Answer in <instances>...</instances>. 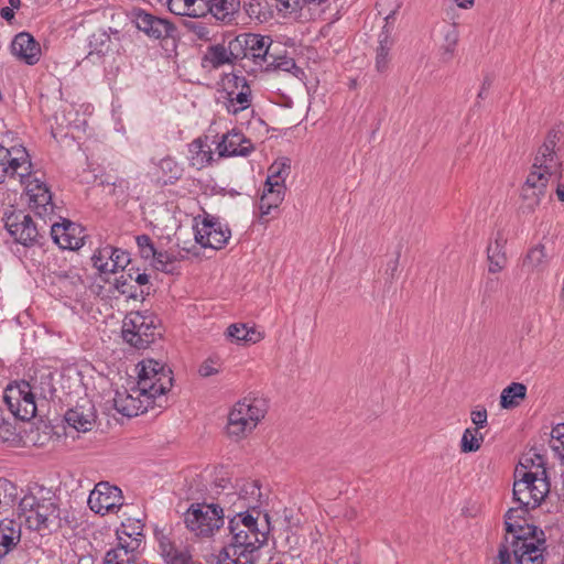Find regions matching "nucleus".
Listing matches in <instances>:
<instances>
[{
    "mask_svg": "<svg viewBox=\"0 0 564 564\" xmlns=\"http://www.w3.org/2000/svg\"><path fill=\"white\" fill-rule=\"evenodd\" d=\"M137 368V384L117 390L113 398L115 409L129 417L144 413L150 408H164L166 400L163 397L173 386V371L158 360L144 359Z\"/></svg>",
    "mask_w": 564,
    "mask_h": 564,
    "instance_id": "f257e3e1",
    "label": "nucleus"
},
{
    "mask_svg": "<svg viewBox=\"0 0 564 564\" xmlns=\"http://www.w3.org/2000/svg\"><path fill=\"white\" fill-rule=\"evenodd\" d=\"M530 511L531 509L519 505L505 514V542L512 549L516 564H544L547 555L544 531L527 523Z\"/></svg>",
    "mask_w": 564,
    "mask_h": 564,
    "instance_id": "f03ea898",
    "label": "nucleus"
},
{
    "mask_svg": "<svg viewBox=\"0 0 564 564\" xmlns=\"http://www.w3.org/2000/svg\"><path fill=\"white\" fill-rule=\"evenodd\" d=\"M19 519L32 531L52 532L61 528L59 509L52 499L25 495L19 502Z\"/></svg>",
    "mask_w": 564,
    "mask_h": 564,
    "instance_id": "7ed1b4c3",
    "label": "nucleus"
},
{
    "mask_svg": "<svg viewBox=\"0 0 564 564\" xmlns=\"http://www.w3.org/2000/svg\"><path fill=\"white\" fill-rule=\"evenodd\" d=\"M232 45H236L235 55L237 63L247 73H256L263 69L265 62L273 63L271 58V50L273 41L270 36L254 33H240L231 36Z\"/></svg>",
    "mask_w": 564,
    "mask_h": 564,
    "instance_id": "20e7f679",
    "label": "nucleus"
},
{
    "mask_svg": "<svg viewBox=\"0 0 564 564\" xmlns=\"http://www.w3.org/2000/svg\"><path fill=\"white\" fill-rule=\"evenodd\" d=\"M267 411V402L261 398L246 397L236 402L228 414V436L236 440L245 438L264 419Z\"/></svg>",
    "mask_w": 564,
    "mask_h": 564,
    "instance_id": "39448f33",
    "label": "nucleus"
},
{
    "mask_svg": "<svg viewBox=\"0 0 564 564\" xmlns=\"http://www.w3.org/2000/svg\"><path fill=\"white\" fill-rule=\"evenodd\" d=\"M224 518L220 503H192L184 513L186 528L202 538L213 536L224 525Z\"/></svg>",
    "mask_w": 564,
    "mask_h": 564,
    "instance_id": "423d86ee",
    "label": "nucleus"
},
{
    "mask_svg": "<svg viewBox=\"0 0 564 564\" xmlns=\"http://www.w3.org/2000/svg\"><path fill=\"white\" fill-rule=\"evenodd\" d=\"M121 333L123 340L137 349L148 348L161 336L156 318L140 312H131L126 316Z\"/></svg>",
    "mask_w": 564,
    "mask_h": 564,
    "instance_id": "0eeeda50",
    "label": "nucleus"
},
{
    "mask_svg": "<svg viewBox=\"0 0 564 564\" xmlns=\"http://www.w3.org/2000/svg\"><path fill=\"white\" fill-rule=\"evenodd\" d=\"M3 401L10 412L21 421H29L36 415L37 401L25 380L8 384L4 389Z\"/></svg>",
    "mask_w": 564,
    "mask_h": 564,
    "instance_id": "6e6552de",
    "label": "nucleus"
},
{
    "mask_svg": "<svg viewBox=\"0 0 564 564\" xmlns=\"http://www.w3.org/2000/svg\"><path fill=\"white\" fill-rule=\"evenodd\" d=\"M2 219L6 229L17 242L25 247L41 243L40 229L29 214L11 207V209L4 212Z\"/></svg>",
    "mask_w": 564,
    "mask_h": 564,
    "instance_id": "1a4fd4ad",
    "label": "nucleus"
},
{
    "mask_svg": "<svg viewBox=\"0 0 564 564\" xmlns=\"http://www.w3.org/2000/svg\"><path fill=\"white\" fill-rule=\"evenodd\" d=\"M32 173L30 155L23 147L8 149L0 144V184L8 177H19L20 183H25Z\"/></svg>",
    "mask_w": 564,
    "mask_h": 564,
    "instance_id": "9d476101",
    "label": "nucleus"
},
{
    "mask_svg": "<svg viewBox=\"0 0 564 564\" xmlns=\"http://www.w3.org/2000/svg\"><path fill=\"white\" fill-rule=\"evenodd\" d=\"M552 177L560 181L562 178V169L535 167V161L533 162L532 170L521 188V197L527 203L529 209L534 210L540 205L542 197L546 193L549 181Z\"/></svg>",
    "mask_w": 564,
    "mask_h": 564,
    "instance_id": "9b49d317",
    "label": "nucleus"
},
{
    "mask_svg": "<svg viewBox=\"0 0 564 564\" xmlns=\"http://www.w3.org/2000/svg\"><path fill=\"white\" fill-rule=\"evenodd\" d=\"M123 505L121 490L108 482H99L90 491L88 497L89 508L99 514L118 511Z\"/></svg>",
    "mask_w": 564,
    "mask_h": 564,
    "instance_id": "f8f14e48",
    "label": "nucleus"
},
{
    "mask_svg": "<svg viewBox=\"0 0 564 564\" xmlns=\"http://www.w3.org/2000/svg\"><path fill=\"white\" fill-rule=\"evenodd\" d=\"M132 20L139 31L154 40L172 37L176 31L171 21L153 15L142 9H133Z\"/></svg>",
    "mask_w": 564,
    "mask_h": 564,
    "instance_id": "ddd939ff",
    "label": "nucleus"
},
{
    "mask_svg": "<svg viewBox=\"0 0 564 564\" xmlns=\"http://www.w3.org/2000/svg\"><path fill=\"white\" fill-rule=\"evenodd\" d=\"M230 235L228 227L224 228L217 219L209 215L204 218L200 226L195 227V240L204 248L219 250L227 245Z\"/></svg>",
    "mask_w": 564,
    "mask_h": 564,
    "instance_id": "4468645a",
    "label": "nucleus"
},
{
    "mask_svg": "<svg viewBox=\"0 0 564 564\" xmlns=\"http://www.w3.org/2000/svg\"><path fill=\"white\" fill-rule=\"evenodd\" d=\"M230 518V516H228ZM228 530L231 535L230 542L225 545L221 550H226L225 555H228V551L237 550V552L258 553L259 549L264 545V540L258 538L253 533L235 521L229 519Z\"/></svg>",
    "mask_w": 564,
    "mask_h": 564,
    "instance_id": "2eb2a0df",
    "label": "nucleus"
},
{
    "mask_svg": "<svg viewBox=\"0 0 564 564\" xmlns=\"http://www.w3.org/2000/svg\"><path fill=\"white\" fill-rule=\"evenodd\" d=\"M51 236L56 245L62 249L78 250L85 243L86 235L84 228L68 219L54 223L51 226Z\"/></svg>",
    "mask_w": 564,
    "mask_h": 564,
    "instance_id": "dca6fc26",
    "label": "nucleus"
},
{
    "mask_svg": "<svg viewBox=\"0 0 564 564\" xmlns=\"http://www.w3.org/2000/svg\"><path fill=\"white\" fill-rule=\"evenodd\" d=\"M236 45H232L231 35L224 34L223 42L209 45L202 56L204 68L218 69L224 65L237 64L235 55Z\"/></svg>",
    "mask_w": 564,
    "mask_h": 564,
    "instance_id": "f3484780",
    "label": "nucleus"
},
{
    "mask_svg": "<svg viewBox=\"0 0 564 564\" xmlns=\"http://www.w3.org/2000/svg\"><path fill=\"white\" fill-rule=\"evenodd\" d=\"M26 195L29 197V206L34 213L42 218L50 217L54 213V204L52 202V193L47 185L39 180L25 178Z\"/></svg>",
    "mask_w": 564,
    "mask_h": 564,
    "instance_id": "a211bd4d",
    "label": "nucleus"
},
{
    "mask_svg": "<svg viewBox=\"0 0 564 564\" xmlns=\"http://www.w3.org/2000/svg\"><path fill=\"white\" fill-rule=\"evenodd\" d=\"M251 88L243 76L234 75V89L227 93L225 102L229 113L237 115L251 106Z\"/></svg>",
    "mask_w": 564,
    "mask_h": 564,
    "instance_id": "6ab92c4d",
    "label": "nucleus"
},
{
    "mask_svg": "<svg viewBox=\"0 0 564 564\" xmlns=\"http://www.w3.org/2000/svg\"><path fill=\"white\" fill-rule=\"evenodd\" d=\"M562 132L560 129H551L539 148L535 155V167H544L549 170L562 169V162L556 154V145L560 142Z\"/></svg>",
    "mask_w": 564,
    "mask_h": 564,
    "instance_id": "aec40b11",
    "label": "nucleus"
},
{
    "mask_svg": "<svg viewBox=\"0 0 564 564\" xmlns=\"http://www.w3.org/2000/svg\"><path fill=\"white\" fill-rule=\"evenodd\" d=\"M140 546V538L128 541L119 533L117 547L106 553L102 564H137V552Z\"/></svg>",
    "mask_w": 564,
    "mask_h": 564,
    "instance_id": "412c9836",
    "label": "nucleus"
},
{
    "mask_svg": "<svg viewBox=\"0 0 564 564\" xmlns=\"http://www.w3.org/2000/svg\"><path fill=\"white\" fill-rule=\"evenodd\" d=\"M64 417L66 423L78 432L91 431L96 423L95 408L88 400L69 409Z\"/></svg>",
    "mask_w": 564,
    "mask_h": 564,
    "instance_id": "4be33fe9",
    "label": "nucleus"
},
{
    "mask_svg": "<svg viewBox=\"0 0 564 564\" xmlns=\"http://www.w3.org/2000/svg\"><path fill=\"white\" fill-rule=\"evenodd\" d=\"M11 50L15 56L28 65H35L40 61V44L28 32H21L14 36Z\"/></svg>",
    "mask_w": 564,
    "mask_h": 564,
    "instance_id": "5701e85b",
    "label": "nucleus"
},
{
    "mask_svg": "<svg viewBox=\"0 0 564 564\" xmlns=\"http://www.w3.org/2000/svg\"><path fill=\"white\" fill-rule=\"evenodd\" d=\"M217 149L220 156H246L253 150V145L240 131L232 130L223 135Z\"/></svg>",
    "mask_w": 564,
    "mask_h": 564,
    "instance_id": "b1692460",
    "label": "nucleus"
},
{
    "mask_svg": "<svg viewBox=\"0 0 564 564\" xmlns=\"http://www.w3.org/2000/svg\"><path fill=\"white\" fill-rule=\"evenodd\" d=\"M261 497L260 486L257 481H246L239 492L227 494V498H236L240 505L238 509H251L258 514L261 513L259 509V498Z\"/></svg>",
    "mask_w": 564,
    "mask_h": 564,
    "instance_id": "393cba45",
    "label": "nucleus"
},
{
    "mask_svg": "<svg viewBox=\"0 0 564 564\" xmlns=\"http://www.w3.org/2000/svg\"><path fill=\"white\" fill-rule=\"evenodd\" d=\"M260 514L253 512L251 509H238L234 510V516L230 519H235V521L239 522L242 527H245L248 532L251 531L258 538L264 540V544L268 541V532L270 527V518L268 513H264L265 519V530H261L258 525V518Z\"/></svg>",
    "mask_w": 564,
    "mask_h": 564,
    "instance_id": "a878e982",
    "label": "nucleus"
},
{
    "mask_svg": "<svg viewBox=\"0 0 564 564\" xmlns=\"http://www.w3.org/2000/svg\"><path fill=\"white\" fill-rule=\"evenodd\" d=\"M549 265V257L544 245L539 243L529 249L521 263V270L527 274H540Z\"/></svg>",
    "mask_w": 564,
    "mask_h": 564,
    "instance_id": "bb28decb",
    "label": "nucleus"
},
{
    "mask_svg": "<svg viewBox=\"0 0 564 564\" xmlns=\"http://www.w3.org/2000/svg\"><path fill=\"white\" fill-rule=\"evenodd\" d=\"M530 481H534L533 471H524L522 478L513 484V500L520 506L534 510L538 508V500L533 499L530 490Z\"/></svg>",
    "mask_w": 564,
    "mask_h": 564,
    "instance_id": "cd10ccee",
    "label": "nucleus"
},
{
    "mask_svg": "<svg viewBox=\"0 0 564 564\" xmlns=\"http://www.w3.org/2000/svg\"><path fill=\"white\" fill-rule=\"evenodd\" d=\"M29 382V387L31 388L32 394L36 401H48L55 394V386L53 382V373L44 372L40 376H34L31 378Z\"/></svg>",
    "mask_w": 564,
    "mask_h": 564,
    "instance_id": "c85d7f7f",
    "label": "nucleus"
},
{
    "mask_svg": "<svg viewBox=\"0 0 564 564\" xmlns=\"http://www.w3.org/2000/svg\"><path fill=\"white\" fill-rule=\"evenodd\" d=\"M210 14L219 22L229 24L239 11V0H209Z\"/></svg>",
    "mask_w": 564,
    "mask_h": 564,
    "instance_id": "c756f323",
    "label": "nucleus"
},
{
    "mask_svg": "<svg viewBox=\"0 0 564 564\" xmlns=\"http://www.w3.org/2000/svg\"><path fill=\"white\" fill-rule=\"evenodd\" d=\"M534 456L540 460L538 464V468H541L542 470L541 476L539 475V471L533 473L534 481H530L529 487L531 494L533 495V499L538 500L539 507L550 492V482L547 481V475L544 466L543 456L539 454H534Z\"/></svg>",
    "mask_w": 564,
    "mask_h": 564,
    "instance_id": "7c9ffc66",
    "label": "nucleus"
},
{
    "mask_svg": "<svg viewBox=\"0 0 564 564\" xmlns=\"http://www.w3.org/2000/svg\"><path fill=\"white\" fill-rule=\"evenodd\" d=\"M285 189L286 186H267L264 184L263 194L260 197L259 203V208L262 216L269 215L272 209L279 207V205L284 199Z\"/></svg>",
    "mask_w": 564,
    "mask_h": 564,
    "instance_id": "2f4dec72",
    "label": "nucleus"
},
{
    "mask_svg": "<svg viewBox=\"0 0 564 564\" xmlns=\"http://www.w3.org/2000/svg\"><path fill=\"white\" fill-rule=\"evenodd\" d=\"M21 532L13 527V522L0 521V558L4 557L20 542Z\"/></svg>",
    "mask_w": 564,
    "mask_h": 564,
    "instance_id": "473e14b6",
    "label": "nucleus"
},
{
    "mask_svg": "<svg viewBox=\"0 0 564 564\" xmlns=\"http://www.w3.org/2000/svg\"><path fill=\"white\" fill-rule=\"evenodd\" d=\"M527 397V387L520 382H512L506 387L500 395V406L502 409H514L520 405Z\"/></svg>",
    "mask_w": 564,
    "mask_h": 564,
    "instance_id": "72a5a7b5",
    "label": "nucleus"
},
{
    "mask_svg": "<svg viewBox=\"0 0 564 564\" xmlns=\"http://www.w3.org/2000/svg\"><path fill=\"white\" fill-rule=\"evenodd\" d=\"M267 186H285L284 182L291 173V160L281 158L275 160L268 170Z\"/></svg>",
    "mask_w": 564,
    "mask_h": 564,
    "instance_id": "f704fd0d",
    "label": "nucleus"
},
{
    "mask_svg": "<svg viewBox=\"0 0 564 564\" xmlns=\"http://www.w3.org/2000/svg\"><path fill=\"white\" fill-rule=\"evenodd\" d=\"M191 164L196 169H203L213 161L210 148L200 139L194 140L189 144Z\"/></svg>",
    "mask_w": 564,
    "mask_h": 564,
    "instance_id": "c9c22d12",
    "label": "nucleus"
},
{
    "mask_svg": "<svg viewBox=\"0 0 564 564\" xmlns=\"http://www.w3.org/2000/svg\"><path fill=\"white\" fill-rule=\"evenodd\" d=\"M18 500V487L6 478H0V513L9 512Z\"/></svg>",
    "mask_w": 564,
    "mask_h": 564,
    "instance_id": "e433bc0d",
    "label": "nucleus"
},
{
    "mask_svg": "<svg viewBox=\"0 0 564 564\" xmlns=\"http://www.w3.org/2000/svg\"><path fill=\"white\" fill-rule=\"evenodd\" d=\"M221 550L217 557V564H256L258 557L257 553L237 552V550L228 551Z\"/></svg>",
    "mask_w": 564,
    "mask_h": 564,
    "instance_id": "4c0bfd02",
    "label": "nucleus"
},
{
    "mask_svg": "<svg viewBox=\"0 0 564 564\" xmlns=\"http://www.w3.org/2000/svg\"><path fill=\"white\" fill-rule=\"evenodd\" d=\"M392 46V40L389 37L387 33H382L379 36V45L377 47L376 54V68L378 72L382 73L388 69L389 65V52Z\"/></svg>",
    "mask_w": 564,
    "mask_h": 564,
    "instance_id": "58836bf2",
    "label": "nucleus"
},
{
    "mask_svg": "<svg viewBox=\"0 0 564 564\" xmlns=\"http://www.w3.org/2000/svg\"><path fill=\"white\" fill-rule=\"evenodd\" d=\"M184 26L199 41H216L217 34L214 32V29L209 28L206 23L202 21H186L184 23Z\"/></svg>",
    "mask_w": 564,
    "mask_h": 564,
    "instance_id": "ea45409f",
    "label": "nucleus"
},
{
    "mask_svg": "<svg viewBox=\"0 0 564 564\" xmlns=\"http://www.w3.org/2000/svg\"><path fill=\"white\" fill-rule=\"evenodd\" d=\"M482 442L484 435L479 431L466 429L460 440V451L462 453L477 452L481 447Z\"/></svg>",
    "mask_w": 564,
    "mask_h": 564,
    "instance_id": "a19ab883",
    "label": "nucleus"
},
{
    "mask_svg": "<svg viewBox=\"0 0 564 564\" xmlns=\"http://www.w3.org/2000/svg\"><path fill=\"white\" fill-rule=\"evenodd\" d=\"M487 260L489 262L488 271L490 273H498L507 265V256L505 249L497 247H487Z\"/></svg>",
    "mask_w": 564,
    "mask_h": 564,
    "instance_id": "79ce46f5",
    "label": "nucleus"
},
{
    "mask_svg": "<svg viewBox=\"0 0 564 564\" xmlns=\"http://www.w3.org/2000/svg\"><path fill=\"white\" fill-rule=\"evenodd\" d=\"M260 334H257L253 328H248L245 324H231L227 328V336L236 341H252L256 343L259 338Z\"/></svg>",
    "mask_w": 564,
    "mask_h": 564,
    "instance_id": "37998d69",
    "label": "nucleus"
},
{
    "mask_svg": "<svg viewBox=\"0 0 564 564\" xmlns=\"http://www.w3.org/2000/svg\"><path fill=\"white\" fill-rule=\"evenodd\" d=\"M458 39H459L458 30L455 25H452L444 35L445 43L442 45V48H441L442 50L441 56L444 62H449L453 58L455 47L458 43Z\"/></svg>",
    "mask_w": 564,
    "mask_h": 564,
    "instance_id": "c03bdc74",
    "label": "nucleus"
},
{
    "mask_svg": "<svg viewBox=\"0 0 564 564\" xmlns=\"http://www.w3.org/2000/svg\"><path fill=\"white\" fill-rule=\"evenodd\" d=\"M151 258L153 259V267L165 273H173V264L178 260V257L172 252L158 250L155 251V256Z\"/></svg>",
    "mask_w": 564,
    "mask_h": 564,
    "instance_id": "a18cd8bd",
    "label": "nucleus"
},
{
    "mask_svg": "<svg viewBox=\"0 0 564 564\" xmlns=\"http://www.w3.org/2000/svg\"><path fill=\"white\" fill-rule=\"evenodd\" d=\"M160 170L166 176L163 184H174L182 176V169L178 164L170 156L164 158L160 161Z\"/></svg>",
    "mask_w": 564,
    "mask_h": 564,
    "instance_id": "49530a36",
    "label": "nucleus"
},
{
    "mask_svg": "<svg viewBox=\"0 0 564 564\" xmlns=\"http://www.w3.org/2000/svg\"><path fill=\"white\" fill-rule=\"evenodd\" d=\"M113 252L109 263L100 264V267H104V273H115L118 269L126 270L130 263V254L127 251L115 248Z\"/></svg>",
    "mask_w": 564,
    "mask_h": 564,
    "instance_id": "de8ad7c7",
    "label": "nucleus"
},
{
    "mask_svg": "<svg viewBox=\"0 0 564 564\" xmlns=\"http://www.w3.org/2000/svg\"><path fill=\"white\" fill-rule=\"evenodd\" d=\"M245 11L249 18L259 22H263L268 17L267 3H263L261 0H250L248 3H245Z\"/></svg>",
    "mask_w": 564,
    "mask_h": 564,
    "instance_id": "09e8293b",
    "label": "nucleus"
},
{
    "mask_svg": "<svg viewBox=\"0 0 564 564\" xmlns=\"http://www.w3.org/2000/svg\"><path fill=\"white\" fill-rule=\"evenodd\" d=\"M273 63L265 62V65L263 66V69L271 70V69H282L290 72L292 68L295 67V62L293 58H289L286 56H279L271 50V58H269Z\"/></svg>",
    "mask_w": 564,
    "mask_h": 564,
    "instance_id": "8fccbe9b",
    "label": "nucleus"
},
{
    "mask_svg": "<svg viewBox=\"0 0 564 564\" xmlns=\"http://www.w3.org/2000/svg\"><path fill=\"white\" fill-rule=\"evenodd\" d=\"M115 289L122 295L129 299L137 300L139 297L138 289L135 285L126 278L124 273L115 280Z\"/></svg>",
    "mask_w": 564,
    "mask_h": 564,
    "instance_id": "3c124183",
    "label": "nucleus"
},
{
    "mask_svg": "<svg viewBox=\"0 0 564 564\" xmlns=\"http://www.w3.org/2000/svg\"><path fill=\"white\" fill-rule=\"evenodd\" d=\"M113 247L106 246L104 248H100L97 250L96 253L91 257V261L94 263V267L101 273H104V267H100V264L109 263L111 258L113 257Z\"/></svg>",
    "mask_w": 564,
    "mask_h": 564,
    "instance_id": "603ef678",
    "label": "nucleus"
},
{
    "mask_svg": "<svg viewBox=\"0 0 564 564\" xmlns=\"http://www.w3.org/2000/svg\"><path fill=\"white\" fill-rule=\"evenodd\" d=\"M135 240L143 259H150L152 256H155L156 249L148 235H140Z\"/></svg>",
    "mask_w": 564,
    "mask_h": 564,
    "instance_id": "864d4df0",
    "label": "nucleus"
},
{
    "mask_svg": "<svg viewBox=\"0 0 564 564\" xmlns=\"http://www.w3.org/2000/svg\"><path fill=\"white\" fill-rule=\"evenodd\" d=\"M220 369V364L218 358H207L198 369V372L202 377H210L217 375Z\"/></svg>",
    "mask_w": 564,
    "mask_h": 564,
    "instance_id": "5fc2aeb1",
    "label": "nucleus"
},
{
    "mask_svg": "<svg viewBox=\"0 0 564 564\" xmlns=\"http://www.w3.org/2000/svg\"><path fill=\"white\" fill-rule=\"evenodd\" d=\"M119 533H121V535L128 541H132L134 538H140L141 541L143 540L142 528L139 522L137 524L129 525L122 523L121 530H117V535Z\"/></svg>",
    "mask_w": 564,
    "mask_h": 564,
    "instance_id": "6e6d98bb",
    "label": "nucleus"
},
{
    "mask_svg": "<svg viewBox=\"0 0 564 564\" xmlns=\"http://www.w3.org/2000/svg\"><path fill=\"white\" fill-rule=\"evenodd\" d=\"M471 422L475 424V429L480 431L487 425L488 414L484 406H477L470 412Z\"/></svg>",
    "mask_w": 564,
    "mask_h": 564,
    "instance_id": "4d7b16f0",
    "label": "nucleus"
},
{
    "mask_svg": "<svg viewBox=\"0 0 564 564\" xmlns=\"http://www.w3.org/2000/svg\"><path fill=\"white\" fill-rule=\"evenodd\" d=\"M207 13H210L209 0H195L187 17L200 18L206 17Z\"/></svg>",
    "mask_w": 564,
    "mask_h": 564,
    "instance_id": "13d9d810",
    "label": "nucleus"
},
{
    "mask_svg": "<svg viewBox=\"0 0 564 564\" xmlns=\"http://www.w3.org/2000/svg\"><path fill=\"white\" fill-rule=\"evenodd\" d=\"M167 564H193L192 556L186 550L176 549L172 555L165 560Z\"/></svg>",
    "mask_w": 564,
    "mask_h": 564,
    "instance_id": "bf43d9fd",
    "label": "nucleus"
},
{
    "mask_svg": "<svg viewBox=\"0 0 564 564\" xmlns=\"http://www.w3.org/2000/svg\"><path fill=\"white\" fill-rule=\"evenodd\" d=\"M159 546L164 560H167L172 555L173 551L177 549L174 543L164 535L159 539Z\"/></svg>",
    "mask_w": 564,
    "mask_h": 564,
    "instance_id": "052dcab7",
    "label": "nucleus"
},
{
    "mask_svg": "<svg viewBox=\"0 0 564 564\" xmlns=\"http://www.w3.org/2000/svg\"><path fill=\"white\" fill-rule=\"evenodd\" d=\"M15 430L12 424L4 422L0 425V441L10 442L15 438Z\"/></svg>",
    "mask_w": 564,
    "mask_h": 564,
    "instance_id": "680f3d73",
    "label": "nucleus"
},
{
    "mask_svg": "<svg viewBox=\"0 0 564 564\" xmlns=\"http://www.w3.org/2000/svg\"><path fill=\"white\" fill-rule=\"evenodd\" d=\"M508 544L509 543L503 542L499 546V552H498L497 563L496 564H511V553H512V550L510 551Z\"/></svg>",
    "mask_w": 564,
    "mask_h": 564,
    "instance_id": "e2e57ef3",
    "label": "nucleus"
},
{
    "mask_svg": "<svg viewBox=\"0 0 564 564\" xmlns=\"http://www.w3.org/2000/svg\"><path fill=\"white\" fill-rule=\"evenodd\" d=\"M169 10L176 15H186L182 0H165Z\"/></svg>",
    "mask_w": 564,
    "mask_h": 564,
    "instance_id": "0e129e2a",
    "label": "nucleus"
},
{
    "mask_svg": "<svg viewBox=\"0 0 564 564\" xmlns=\"http://www.w3.org/2000/svg\"><path fill=\"white\" fill-rule=\"evenodd\" d=\"M399 260H400V252H397L394 259L388 262L387 264V274L389 275V279L392 281L395 279L398 269H399Z\"/></svg>",
    "mask_w": 564,
    "mask_h": 564,
    "instance_id": "69168bd1",
    "label": "nucleus"
},
{
    "mask_svg": "<svg viewBox=\"0 0 564 564\" xmlns=\"http://www.w3.org/2000/svg\"><path fill=\"white\" fill-rule=\"evenodd\" d=\"M551 448L558 456L562 464H564V437L560 441H550Z\"/></svg>",
    "mask_w": 564,
    "mask_h": 564,
    "instance_id": "338daca9",
    "label": "nucleus"
},
{
    "mask_svg": "<svg viewBox=\"0 0 564 564\" xmlns=\"http://www.w3.org/2000/svg\"><path fill=\"white\" fill-rule=\"evenodd\" d=\"M562 438H564V423L557 424L551 432V441H560Z\"/></svg>",
    "mask_w": 564,
    "mask_h": 564,
    "instance_id": "774afa93",
    "label": "nucleus"
}]
</instances>
